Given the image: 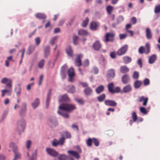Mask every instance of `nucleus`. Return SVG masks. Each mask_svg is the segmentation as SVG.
Listing matches in <instances>:
<instances>
[{"mask_svg":"<svg viewBox=\"0 0 160 160\" xmlns=\"http://www.w3.org/2000/svg\"><path fill=\"white\" fill-rule=\"evenodd\" d=\"M82 55L81 54H78L77 55V58L75 60V63L78 67H80L82 65L81 59L82 58Z\"/></svg>","mask_w":160,"mask_h":160,"instance_id":"obj_13","label":"nucleus"},{"mask_svg":"<svg viewBox=\"0 0 160 160\" xmlns=\"http://www.w3.org/2000/svg\"><path fill=\"white\" fill-rule=\"evenodd\" d=\"M22 105L24 107V108L23 109L20 110V113L21 115L22 116L26 112V104L25 103H23Z\"/></svg>","mask_w":160,"mask_h":160,"instance_id":"obj_40","label":"nucleus"},{"mask_svg":"<svg viewBox=\"0 0 160 160\" xmlns=\"http://www.w3.org/2000/svg\"><path fill=\"white\" fill-rule=\"evenodd\" d=\"M138 64L139 65L140 67L141 68L142 67V59L140 58L137 61Z\"/></svg>","mask_w":160,"mask_h":160,"instance_id":"obj_63","label":"nucleus"},{"mask_svg":"<svg viewBox=\"0 0 160 160\" xmlns=\"http://www.w3.org/2000/svg\"><path fill=\"white\" fill-rule=\"evenodd\" d=\"M58 108L61 110L71 112L76 109L75 105L69 104H62L60 105Z\"/></svg>","mask_w":160,"mask_h":160,"instance_id":"obj_1","label":"nucleus"},{"mask_svg":"<svg viewBox=\"0 0 160 160\" xmlns=\"http://www.w3.org/2000/svg\"><path fill=\"white\" fill-rule=\"evenodd\" d=\"M60 75L62 79H65L66 76V72H60Z\"/></svg>","mask_w":160,"mask_h":160,"instance_id":"obj_60","label":"nucleus"},{"mask_svg":"<svg viewBox=\"0 0 160 160\" xmlns=\"http://www.w3.org/2000/svg\"><path fill=\"white\" fill-rule=\"evenodd\" d=\"M35 48L34 47H30L28 49V54L30 55L31 54L32 52L34 50Z\"/></svg>","mask_w":160,"mask_h":160,"instance_id":"obj_47","label":"nucleus"},{"mask_svg":"<svg viewBox=\"0 0 160 160\" xmlns=\"http://www.w3.org/2000/svg\"><path fill=\"white\" fill-rule=\"evenodd\" d=\"M67 74L69 77V80H72L75 75L74 68L71 67L68 69L67 71Z\"/></svg>","mask_w":160,"mask_h":160,"instance_id":"obj_10","label":"nucleus"},{"mask_svg":"<svg viewBox=\"0 0 160 160\" xmlns=\"http://www.w3.org/2000/svg\"><path fill=\"white\" fill-rule=\"evenodd\" d=\"M142 82L140 81H136L134 83V86L135 88H139L141 85Z\"/></svg>","mask_w":160,"mask_h":160,"instance_id":"obj_39","label":"nucleus"},{"mask_svg":"<svg viewBox=\"0 0 160 160\" xmlns=\"http://www.w3.org/2000/svg\"><path fill=\"white\" fill-rule=\"evenodd\" d=\"M150 46L148 43L146 44L145 48L143 46L140 47L138 49V52L139 53L142 54L144 53L148 54L150 52Z\"/></svg>","mask_w":160,"mask_h":160,"instance_id":"obj_5","label":"nucleus"},{"mask_svg":"<svg viewBox=\"0 0 160 160\" xmlns=\"http://www.w3.org/2000/svg\"><path fill=\"white\" fill-rule=\"evenodd\" d=\"M157 57L156 55L153 54L151 56L149 59L148 62L150 64H152L156 59Z\"/></svg>","mask_w":160,"mask_h":160,"instance_id":"obj_28","label":"nucleus"},{"mask_svg":"<svg viewBox=\"0 0 160 160\" xmlns=\"http://www.w3.org/2000/svg\"><path fill=\"white\" fill-rule=\"evenodd\" d=\"M45 63V61L44 59H42L38 63V67L39 68H42L43 66Z\"/></svg>","mask_w":160,"mask_h":160,"instance_id":"obj_46","label":"nucleus"},{"mask_svg":"<svg viewBox=\"0 0 160 160\" xmlns=\"http://www.w3.org/2000/svg\"><path fill=\"white\" fill-rule=\"evenodd\" d=\"M92 47L95 51H98L102 48V45L98 41H96L93 43Z\"/></svg>","mask_w":160,"mask_h":160,"instance_id":"obj_12","label":"nucleus"},{"mask_svg":"<svg viewBox=\"0 0 160 160\" xmlns=\"http://www.w3.org/2000/svg\"><path fill=\"white\" fill-rule=\"evenodd\" d=\"M77 151L74 150H69L67 151L68 153L70 155H72L77 159L80 158L79 154L82 152V150L79 146L77 147Z\"/></svg>","mask_w":160,"mask_h":160,"instance_id":"obj_2","label":"nucleus"},{"mask_svg":"<svg viewBox=\"0 0 160 160\" xmlns=\"http://www.w3.org/2000/svg\"><path fill=\"white\" fill-rule=\"evenodd\" d=\"M146 36L148 39H151L152 38V35L150 29L149 28H147L145 30Z\"/></svg>","mask_w":160,"mask_h":160,"instance_id":"obj_14","label":"nucleus"},{"mask_svg":"<svg viewBox=\"0 0 160 160\" xmlns=\"http://www.w3.org/2000/svg\"><path fill=\"white\" fill-rule=\"evenodd\" d=\"M99 25V23L98 22H92L90 24V29L92 30H96Z\"/></svg>","mask_w":160,"mask_h":160,"instance_id":"obj_16","label":"nucleus"},{"mask_svg":"<svg viewBox=\"0 0 160 160\" xmlns=\"http://www.w3.org/2000/svg\"><path fill=\"white\" fill-rule=\"evenodd\" d=\"M25 51V48H23L22 50H20L19 52H22L21 58L20 61L19 62V64H21L22 62V59L24 57V53Z\"/></svg>","mask_w":160,"mask_h":160,"instance_id":"obj_43","label":"nucleus"},{"mask_svg":"<svg viewBox=\"0 0 160 160\" xmlns=\"http://www.w3.org/2000/svg\"><path fill=\"white\" fill-rule=\"evenodd\" d=\"M26 125L25 120L23 119H21L18 121L17 127L16 128V130L17 132L20 133L21 132L24 131Z\"/></svg>","mask_w":160,"mask_h":160,"instance_id":"obj_3","label":"nucleus"},{"mask_svg":"<svg viewBox=\"0 0 160 160\" xmlns=\"http://www.w3.org/2000/svg\"><path fill=\"white\" fill-rule=\"evenodd\" d=\"M50 52V48L49 46L46 47L44 50V56L45 58H47L49 55Z\"/></svg>","mask_w":160,"mask_h":160,"instance_id":"obj_22","label":"nucleus"},{"mask_svg":"<svg viewBox=\"0 0 160 160\" xmlns=\"http://www.w3.org/2000/svg\"><path fill=\"white\" fill-rule=\"evenodd\" d=\"M106 95L105 94H102L97 97V99L99 102H102L105 99Z\"/></svg>","mask_w":160,"mask_h":160,"instance_id":"obj_32","label":"nucleus"},{"mask_svg":"<svg viewBox=\"0 0 160 160\" xmlns=\"http://www.w3.org/2000/svg\"><path fill=\"white\" fill-rule=\"evenodd\" d=\"M46 151L50 155L53 157H57L58 154L57 152L52 148H47Z\"/></svg>","mask_w":160,"mask_h":160,"instance_id":"obj_11","label":"nucleus"},{"mask_svg":"<svg viewBox=\"0 0 160 160\" xmlns=\"http://www.w3.org/2000/svg\"><path fill=\"white\" fill-rule=\"evenodd\" d=\"M92 138H89L86 140V143L88 147H91L92 146Z\"/></svg>","mask_w":160,"mask_h":160,"instance_id":"obj_35","label":"nucleus"},{"mask_svg":"<svg viewBox=\"0 0 160 160\" xmlns=\"http://www.w3.org/2000/svg\"><path fill=\"white\" fill-rule=\"evenodd\" d=\"M64 134L66 138H70L71 137V135L70 132H68V131H65L64 132Z\"/></svg>","mask_w":160,"mask_h":160,"instance_id":"obj_51","label":"nucleus"},{"mask_svg":"<svg viewBox=\"0 0 160 160\" xmlns=\"http://www.w3.org/2000/svg\"><path fill=\"white\" fill-rule=\"evenodd\" d=\"M132 90L131 85L128 84L124 87L123 89V91L124 93H128L130 92Z\"/></svg>","mask_w":160,"mask_h":160,"instance_id":"obj_19","label":"nucleus"},{"mask_svg":"<svg viewBox=\"0 0 160 160\" xmlns=\"http://www.w3.org/2000/svg\"><path fill=\"white\" fill-rule=\"evenodd\" d=\"M120 70L122 73H126L129 72V69L126 66H122L120 67Z\"/></svg>","mask_w":160,"mask_h":160,"instance_id":"obj_18","label":"nucleus"},{"mask_svg":"<svg viewBox=\"0 0 160 160\" xmlns=\"http://www.w3.org/2000/svg\"><path fill=\"white\" fill-rule=\"evenodd\" d=\"M115 75V70L113 69H110L107 71V77L109 79H113Z\"/></svg>","mask_w":160,"mask_h":160,"instance_id":"obj_9","label":"nucleus"},{"mask_svg":"<svg viewBox=\"0 0 160 160\" xmlns=\"http://www.w3.org/2000/svg\"><path fill=\"white\" fill-rule=\"evenodd\" d=\"M104 90V87L102 85H100L97 87L96 89V91L98 94H99L102 92Z\"/></svg>","mask_w":160,"mask_h":160,"instance_id":"obj_31","label":"nucleus"},{"mask_svg":"<svg viewBox=\"0 0 160 160\" xmlns=\"http://www.w3.org/2000/svg\"><path fill=\"white\" fill-rule=\"evenodd\" d=\"M92 142L96 147H98L99 145V141L97 138H92Z\"/></svg>","mask_w":160,"mask_h":160,"instance_id":"obj_37","label":"nucleus"},{"mask_svg":"<svg viewBox=\"0 0 160 160\" xmlns=\"http://www.w3.org/2000/svg\"><path fill=\"white\" fill-rule=\"evenodd\" d=\"M154 11L155 13H158L160 12V4L156 5L155 7Z\"/></svg>","mask_w":160,"mask_h":160,"instance_id":"obj_44","label":"nucleus"},{"mask_svg":"<svg viewBox=\"0 0 160 160\" xmlns=\"http://www.w3.org/2000/svg\"><path fill=\"white\" fill-rule=\"evenodd\" d=\"M121 91V88L119 87H117L113 90L112 93H118Z\"/></svg>","mask_w":160,"mask_h":160,"instance_id":"obj_48","label":"nucleus"},{"mask_svg":"<svg viewBox=\"0 0 160 160\" xmlns=\"http://www.w3.org/2000/svg\"><path fill=\"white\" fill-rule=\"evenodd\" d=\"M58 113L66 118H68L69 115L68 113L62 111L58 110Z\"/></svg>","mask_w":160,"mask_h":160,"instance_id":"obj_29","label":"nucleus"},{"mask_svg":"<svg viewBox=\"0 0 160 160\" xmlns=\"http://www.w3.org/2000/svg\"><path fill=\"white\" fill-rule=\"evenodd\" d=\"M133 77L135 79H138L139 77L138 72L136 71L134 72L133 73Z\"/></svg>","mask_w":160,"mask_h":160,"instance_id":"obj_53","label":"nucleus"},{"mask_svg":"<svg viewBox=\"0 0 160 160\" xmlns=\"http://www.w3.org/2000/svg\"><path fill=\"white\" fill-rule=\"evenodd\" d=\"M59 102L69 101L70 99L67 94H65L62 96L61 99L59 100Z\"/></svg>","mask_w":160,"mask_h":160,"instance_id":"obj_25","label":"nucleus"},{"mask_svg":"<svg viewBox=\"0 0 160 160\" xmlns=\"http://www.w3.org/2000/svg\"><path fill=\"white\" fill-rule=\"evenodd\" d=\"M52 92V90L51 89H49V90L48 91L47 96V98L46 100V108H48V106H49V102L50 100V96L51 95Z\"/></svg>","mask_w":160,"mask_h":160,"instance_id":"obj_20","label":"nucleus"},{"mask_svg":"<svg viewBox=\"0 0 160 160\" xmlns=\"http://www.w3.org/2000/svg\"><path fill=\"white\" fill-rule=\"evenodd\" d=\"M128 49V46L125 44L119 49L117 52V54L119 56L123 55L125 54Z\"/></svg>","mask_w":160,"mask_h":160,"instance_id":"obj_7","label":"nucleus"},{"mask_svg":"<svg viewBox=\"0 0 160 160\" xmlns=\"http://www.w3.org/2000/svg\"><path fill=\"white\" fill-rule=\"evenodd\" d=\"M78 34L81 36H87L88 35L89 33L87 30L81 29L78 30Z\"/></svg>","mask_w":160,"mask_h":160,"instance_id":"obj_15","label":"nucleus"},{"mask_svg":"<svg viewBox=\"0 0 160 160\" xmlns=\"http://www.w3.org/2000/svg\"><path fill=\"white\" fill-rule=\"evenodd\" d=\"M78 37L76 36H74L73 37V42L74 44L76 45L78 44Z\"/></svg>","mask_w":160,"mask_h":160,"instance_id":"obj_54","label":"nucleus"},{"mask_svg":"<svg viewBox=\"0 0 160 160\" xmlns=\"http://www.w3.org/2000/svg\"><path fill=\"white\" fill-rule=\"evenodd\" d=\"M129 79V77L128 75H124L122 78V80H128Z\"/></svg>","mask_w":160,"mask_h":160,"instance_id":"obj_62","label":"nucleus"},{"mask_svg":"<svg viewBox=\"0 0 160 160\" xmlns=\"http://www.w3.org/2000/svg\"><path fill=\"white\" fill-rule=\"evenodd\" d=\"M50 122L54 126H56L58 125V123L56 119L55 118H53L52 120H50Z\"/></svg>","mask_w":160,"mask_h":160,"instance_id":"obj_52","label":"nucleus"},{"mask_svg":"<svg viewBox=\"0 0 160 160\" xmlns=\"http://www.w3.org/2000/svg\"><path fill=\"white\" fill-rule=\"evenodd\" d=\"M66 51L67 54L70 57H73V51L71 46H68L66 49Z\"/></svg>","mask_w":160,"mask_h":160,"instance_id":"obj_17","label":"nucleus"},{"mask_svg":"<svg viewBox=\"0 0 160 160\" xmlns=\"http://www.w3.org/2000/svg\"><path fill=\"white\" fill-rule=\"evenodd\" d=\"M89 21V19L88 18H86L84 20L82 24V26L85 27L87 26Z\"/></svg>","mask_w":160,"mask_h":160,"instance_id":"obj_45","label":"nucleus"},{"mask_svg":"<svg viewBox=\"0 0 160 160\" xmlns=\"http://www.w3.org/2000/svg\"><path fill=\"white\" fill-rule=\"evenodd\" d=\"M40 103L39 100L38 98H37L34 101V102L32 103V106L33 109H35L38 107Z\"/></svg>","mask_w":160,"mask_h":160,"instance_id":"obj_23","label":"nucleus"},{"mask_svg":"<svg viewBox=\"0 0 160 160\" xmlns=\"http://www.w3.org/2000/svg\"><path fill=\"white\" fill-rule=\"evenodd\" d=\"M131 21L133 24H135L137 23V20L135 17H132L131 19Z\"/></svg>","mask_w":160,"mask_h":160,"instance_id":"obj_57","label":"nucleus"},{"mask_svg":"<svg viewBox=\"0 0 160 160\" xmlns=\"http://www.w3.org/2000/svg\"><path fill=\"white\" fill-rule=\"evenodd\" d=\"M75 88L74 86H72L68 89V92L71 93H73L75 92Z\"/></svg>","mask_w":160,"mask_h":160,"instance_id":"obj_55","label":"nucleus"},{"mask_svg":"<svg viewBox=\"0 0 160 160\" xmlns=\"http://www.w3.org/2000/svg\"><path fill=\"white\" fill-rule=\"evenodd\" d=\"M140 112L144 114H146L147 113L148 111L146 109L143 107H141L140 108Z\"/></svg>","mask_w":160,"mask_h":160,"instance_id":"obj_49","label":"nucleus"},{"mask_svg":"<svg viewBox=\"0 0 160 160\" xmlns=\"http://www.w3.org/2000/svg\"><path fill=\"white\" fill-rule=\"evenodd\" d=\"M132 117L133 119V122H136L138 119L137 116L136 114V112H133L132 114Z\"/></svg>","mask_w":160,"mask_h":160,"instance_id":"obj_42","label":"nucleus"},{"mask_svg":"<svg viewBox=\"0 0 160 160\" xmlns=\"http://www.w3.org/2000/svg\"><path fill=\"white\" fill-rule=\"evenodd\" d=\"M104 103L106 105L112 107H115L117 105V103L115 101L107 99L104 101Z\"/></svg>","mask_w":160,"mask_h":160,"instance_id":"obj_8","label":"nucleus"},{"mask_svg":"<svg viewBox=\"0 0 160 160\" xmlns=\"http://www.w3.org/2000/svg\"><path fill=\"white\" fill-rule=\"evenodd\" d=\"M84 92L87 96L91 95L92 93V90L90 88L87 87L84 90Z\"/></svg>","mask_w":160,"mask_h":160,"instance_id":"obj_24","label":"nucleus"},{"mask_svg":"<svg viewBox=\"0 0 160 160\" xmlns=\"http://www.w3.org/2000/svg\"><path fill=\"white\" fill-rule=\"evenodd\" d=\"M132 58L129 56H124L123 58V62L125 64H128L130 63L132 61Z\"/></svg>","mask_w":160,"mask_h":160,"instance_id":"obj_27","label":"nucleus"},{"mask_svg":"<svg viewBox=\"0 0 160 160\" xmlns=\"http://www.w3.org/2000/svg\"><path fill=\"white\" fill-rule=\"evenodd\" d=\"M65 138L64 137H62L59 139L58 141L59 145L62 146L63 145L65 142Z\"/></svg>","mask_w":160,"mask_h":160,"instance_id":"obj_41","label":"nucleus"},{"mask_svg":"<svg viewBox=\"0 0 160 160\" xmlns=\"http://www.w3.org/2000/svg\"><path fill=\"white\" fill-rule=\"evenodd\" d=\"M68 156L65 154H61L59 155L58 157V160H67Z\"/></svg>","mask_w":160,"mask_h":160,"instance_id":"obj_34","label":"nucleus"},{"mask_svg":"<svg viewBox=\"0 0 160 160\" xmlns=\"http://www.w3.org/2000/svg\"><path fill=\"white\" fill-rule=\"evenodd\" d=\"M58 145H59V144L58 141L56 139H54L52 142V146L54 147H56Z\"/></svg>","mask_w":160,"mask_h":160,"instance_id":"obj_58","label":"nucleus"},{"mask_svg":"<svg viewBox=\"0 0 160 160\" xmlns=\"http://www.w3.org/2000/svg\"><path fill=\"white\" fill-rule=\"evenodd\" d=\"M35 16L37 18L39 19H45L46 18V16L45 14L41 13H37Z\"/></svg>","mask_w":160,"mask_h":160,"instance_id":"obj_26","label":"nucleus"},{"mask_svg":"<svg viewBox=\"0 0 160 160\" xmlns=\"http://www.w3.org/2000/svg\"><path fill=\"white\" fill-rule=\"evenodd\" d=\"M148 98L147 97L145 98L143 96L139 97V102H142L143 101V105L146 106L147 104L148 101Z\"/></svg>","mask_w":160,"mask_h":160,"instance_id":"obj_21","label":"nucleus"},{"mask_svg":"<svg viewBox=\"0 0 160 160\" xmlns=\"http://www.w3.org/2000/svg\"><path fill=\"white\" fill-rule=\"evenodd\" d=\"M115 35V34L114 32L107 33L105 35V39L103 41L105 42H113Z\"/></svg>","mask_w":160,"mask_h":160,"instance_id":"obj_6","label":"nucleus"},{"mask_svg":"<svg viewBox=\"0 0 160 160\" xmlns=\"http://www.w3.org/2000/svg\"><path fill=\"white\" fill-rule=\"evenodd\" d=\"M75 100L78 104L81 105H83L84 104L85 102L82 98H76Z\"/></svg>","mask_w":160,"mask_h":160,"instance_id":"obj_36","label":"nucleus"},{"mask_svg":"<svg viewBox=\"0 0 160 160\" xmlns=\"http://www.w3.org/2000/svg\"><path fill=\"white\" fill-rule=\"evenodd\" d=\"M113 10V7L112 6L108 5L106 8V11L109 15H111Z\"/></svg>","mask_w":160,"mask_h":160,"instance_id":"obj_33","label":"nucleus"},{"mask_svg":"<svg viewBox=\"0 0 160 160\" xmlns=\"http://www.w3.org/2000/svg\"><path fill=\"white\" fill-rule=\"evenodd\" d=\"M127 35L126 34H120L119 35V38L120 39H123L127 37Z\"/></svg>","mask_w":160,"mask_h":160,"instance_id":"obj_61","label":"nucleus"},{"mask_svg":"<svg viewBox=\"0 0 160 160\" xmlns=\"http://www.w3.org/2000/svg\"><path fill=\"white\" fill-rule=\"evenodd\" d=\"M31 144V141L30 140H28L26 142V147L28 149H29L30 146Z\"/></svg>","mask_w":160,"mask_h":160,"instance_id":"obj_64","label":"nucleus"},{"mask_svg":"<svg viewBox=\"0 0 160 160\" xmlns=\"http://www.w3.org/2000/svg\"><path fill=\"white\" fill-rule=\"evenodd\" d=\"M57 37H55L53 38L50 41V43L52 45H53L55 43L57 39Z\"/></svg>","mask_w":160,"mask_h":160,"instance_id":"obj_59","label":"nucleus"},{"mask_svg":"<svg viewBox=\"0 0 160 160\" xmlns=\"http://www.w3.org/2000/svg\"><path fill=\"white\" fill-rule=\"evenodd\" d=\"M89 61L88 59L85 60L83 62V65L84 67L88 66L89 65Z\"/></svg>","mask_w":160,"mask_h":160,"instance_id":"obj_56","label":"nucleus"},{"mask_svg":"<svg viewBox=\"0 0 160 160\" xmlns=\"http://www.w3.org/2000/svg\"><path fill=\"white\" fill-rule=\"evenodd\" d=\"M8 81H1V82L3 83H6V86L7 87L10 88L12 87V83L11 81L8 82Z\"/></svg>","mask_w":160,"mask_h":160,"instance_id":"obj_38","label":"nucleus"},{"mask_svg":"<svg viewBox=\"0 0 160 160\" xmlns=\"http://www.w3.org/2000/svg\"><path fill=\"white\" fill-rule=\"evenodd\" d=\"M68 67L66 65H64L62 66L60 72H66Z\"/></svg>","mask_w":160,"mask_h":160,"instance_id":"obj_50","label":"nucleus"},{"mask_svg":"<svg viewBox=\"0 0 160 160\" xmlns=\"http://www.w3.org/2000/svg\"><path fill=\"white\" fill-rule=\"evenodd\" d=\"M10 147L12 148V150L15 154L14 160L18 158H20L21 157V154L18 151V147L15 145L14 143L11 142L9 144Z\"/></svg>","mask_w":160,"mask_h":160,"instance_id":"obj_4","label":"nucleus"},{"mask_svg":"<svg viewBox=\"0 0 160 160\" xmlns=\"http://www.w3.org/2000/svg\"><path fill=\"white\" fill-rule=\"evenodd\" d=\"M114 88V85L113 83H110L108 86V88L109 92L112 93Z\"/></svg>","mask_w":160,"mask_h":160,"instance_id":"obj_30","label":"nucleus"}]
</instances>
